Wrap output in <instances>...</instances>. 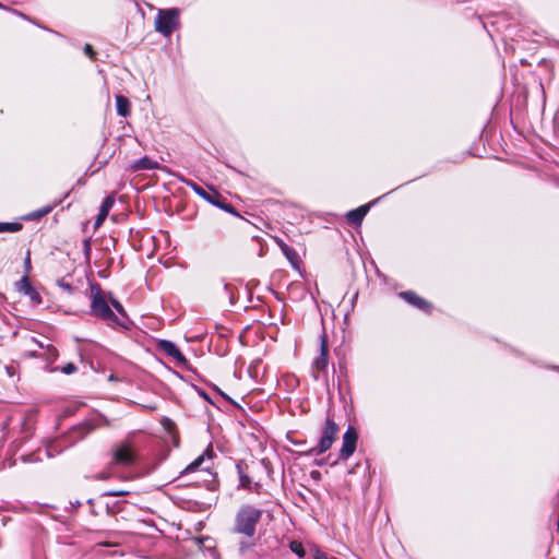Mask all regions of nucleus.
<instances>
[{
    "mask_svg": "<svg viewBox=\"0 0 559 559\" xmlns=\"http://www.w3.org/2000/svg\"><path fill=\"white\" fill-rule=\"evenodd\" d=\"M319 472H312V476L318 477Z\"/></svg>",
    "mask_w": 559,
    "mask_h": 559,
    "instance_id": "31",
    "label": "nucleus"
},
{
    "mask_svg": "<svg viewBox=\"0 0 559 559\" xmlns=\"http://www.w3.org/2000/svg\"><path fill=\"white\" fill-rule=\"evenodd\" d=\"M157 347L168 356L173 357L178 364L185 365L187 362L186 357L173 342L167 340H160L157 343Z\"/></svg>",
    "mask_w": 559,
    "mask_h": 559,
    "instance_id": "7",
    "label": "nucleus"
},
{
    "mask_svg": "<svg viewBox=\"0 0 559 559\" xmlns=\"http://www.w3.org/2000/svg\"><path fill=\"white\" fill-rule=\"evenodd\" d=\"M10 369H11V368H9V367H8V368H7V371H8L9 373H12V370H10Z\"/></svg>",
    "mask_w": 559,
    "mask_h": 559,
    "instance_id": "34",
    "label": "nucleus"
},
{
    "mask_svg": "<svg viewBox=\"0 0 559 559\" xmlns=\"http://www.w3.org/2000/svg\"><path fill=\"white\" fill-rule=\"evenodd\" d=\"M179 25V10H159L155 17V31L164 36H170Z\"/></svg>",
    "mask_w": 559,
    "mask_h": 559,
    "instance_id": "3",
    "label": "nucleus"
},
{
    "mask_svg": "<svg viewBox=\"0 0 559 559\" xmlns=\"http://www.w3.org/2000/svg\"><path fill=\"white\" fill-rule=\"evenodd\" d=\"M22 228L20 223H0V233H16Z\"/></svg>",
    "mask_w": 559,
    "mask_h": 559,
    "instance_id": "17",
    "label": "nucleus"
},
{
    "mask_svg": "<svg viewBox=\"0 0 559 559\" xmlns=\"http://www.w3.org/2000/svg\"><path fill=\"white\" fill-rule=\"evenodd\" d=\"M93 298L91 302L92 313L106 321L110 325L121 324L118 317L114 313V311L108 306L107 301L100 294L99 287H92Z\"/></svg>",
    "mask_w": 559,
    "mask_h": 559,
    "instance_id": "2",
    "label": "nucleus"
},
{
    "mask_svg": "<svg viewBox=\"0 0 559 559\" xmlns=\"http://www.w3.org/2000/svg\"><path fill=\"white\" fill-rule=\"evenodd\" d=\"M357 432L353 426H348L343 435L342 448L340 450V460H347L356 450Z\"/></svg>",
    "mask_w": 559,
    "mask_h": 559,
    "instance_id": "6",
    "label": "nucleus"
},
{
    "mask_svg": "<svg viewBox=\"0 0 559 559\" xmlns=\"http://www.w3.org/2000/svg\"><path fill=\"white\" fill-rule=\"evenodd\" d=\"M60 370L66 374H72L78 370V368L73 362H68L66 366L60 368Z\"/></svg>",
    "mask_w": 559,
    "mask_h": 559,
    "instance_id": "21",
    "label": "nucleus"
},
{
    "mask_svg": "<svg viewBox=\"0 0 559 559\" xmlns=\"http://www.w3.org/2000/svg\"><path fill=\"white\" fill-rule=\"evenodd\" d=\"M187 186L190 187L198 195L203 198L204 200L209 201L210 203L215 204L214 197L209 194L203 188L198 186L195 182L192 181H186Z\"/></svg>",
    "mask_w": 559,
    "mask_h": 559,
    "instance_id": "16",
    "label": "nucleus"
},
{
    "mask_svg": "<svg viewBox=\"0 0 559 559\" xmlns=\"http://www.w3.org/2000/svg\"><path fill=\"white\" fill-rule=\"evenodd\" d=\"M254 545V542L252 543H249V542H240L239 544V550L241 554H245L250 547H252Z\"/></svg>",
    "mask_w": 559,
    "mask_h": 559,
    "instance_id": "23",
    "label": "nucleus"
},
{
    "mask_svg": "<svg viewBox=\"0 0 559 559\" xmlns=\"http://www.w3.org/2000/svg\"><path fill=\"white\" fill-rule=\"evenodd\" d=\"M108 477H109V475H108V474H106V473H102V474H99V476H98V478H99V479H107Z\"/></svg>",
    "mask_w": 559,
    "mask_h": 559,
    "instance_id": "28",
    "label": "nucleus"
},
{
    "mask_svg": "<svg viewBox=\"0 0 559 559\" xmlns=\"http://www.w3.org/2000/svg\"><path fill=\"white\" fill-rule=\"evenodd\" d=\"M159 168V164L147 156H144L132 164L134 170H150Z\"/></svg>",
    "mask_w": 559,
    "mask_h": 559,
    "instance_id": "14",
    "label": "nucleus"
},
{
    "mask_svg": "<svg viewBox=\"0 0 559 559\" xmlns=\"http://www.w3.org/2000/svg\"><path fill=\"white\" fill-rule=\"evenodd\" d=\"M127 491H107L106 495L107 496H111V497H119V496H123L126 495Z\"/></svg>",
    "mask_w": 559,
    "mask_h": 559,
    "instance_id": "25",
    "label": "nucleus"
},
{
    "mask_svg": "<svg viewBox=\"0 0 559 559\" xmlns=\"http://www.w3.org/2000/svg\"><path fill=\"white\" fill-rule=\"evenodd\" d=\"M138 459L136 450L129 440L122 441L112 450L111 465L130 466Z\"/></svg>",
    "mask_w": 559,
    "mask_h": 559,
    "instance_id": "5",
    "label": "nucleus"
},
{
    "mask_svg": "<svg viewBox=\"0 0 559 559\" xmlns=\"http://www.w3.org/2000/svg\"><path fill=\"white\" fill-rule=\"evenodd\" d=\"M84 52L90 57V58H94L95 57V51L93 49V47L90 45V44H86L85 47H84Z\"/></svg>",
    "mask_w": 559,
    "mask_h": 559,
    "instance_id": "24",
    "label": "nucleus"
},
{
    "mask_svg": "<svg viewBox=\"0 0 559 559\" xmlns=\"http://www.w3.org/2000/svg\"><path fill=\"white\" fill-rule=\"evenodd\" d=\"M369 209H370L369 204L361 205L355 210L349 211L346 214V218L349 223L359 225L362 222L364 217L367 215Z\"/></svg>",
    "mask_w": 559,
    "mask_h": 559,
    "instance_id": "12",
    "label": "nucleus"
},
{
    "mask_svg": "<svg viewBox=\"0 0 559 559\" xmlns=\"http://www.w3.org/2000/svg\"><path fill=\"white\" fill-rule=\"evenodd\" d=\"M400 297L402 299H404L406 302L413 305L414 307H416L423 311L429 312L432 308V306L427 300L419 297L414 292H411V290L402 292V293H400Z\"/></svg>",
    "mask_w": 559,
    "mask_h": 559,
    "instance_id": "10",
    "label": "nucleus"
},
{
    "mask_svg": "<svg viewBox=\"0 0 559 559\" xmlns=\"http://www.w3.org/2000/svg\"><path fill=\"white\" fill-rule=\"evenodd\" d=\"M116 108L117 114L121 117H128L130 115V102L122 95L116 96Z\"/></svg>",
    "mask_w": 559,
    "mask_h": 559,
    "instance_id": "15",
    "label": "nucleus"
},
{
    "mask_svg": "<svg viewBox=\"0 0 559 559\" xmlns=\"http://www.w3.org/2000/svg\"><path fill=\"white\" fill-rule=\"evenodd\" d=\"M239 481H240V487L242 488H246V489H251V479L249 476L245 475L241 473V471L239 469Z\"/></svg>",
    "mask_w": 559,
    "mask_h": 559,
    "instance_id": "19",
    "label": "nucleus"
},
{
    "mask_svg": "<svg viewBox=\"0 0 559 559\" xmlns=\"http://www.w3.org/2000/svg\"><path fill=\"white\" fill-rule=\"evenodd\" d=\"M17 290L27 296L34 304H40L41 297L38 292L32 286L28 277L25 275L16 283Z\"/></svg>",
    "mask_w": 559,
    "mask_h": 559,
    "instance_id": "8",
    "label": "nucleus"
},
{
    "mask_svg": "<svg viewBox=\"0 0 559 559\" xmlns=\"http://www.w3.org/2000/svg\"><path fill=\"white\" fill-rule=\"evenodd\" d=\"M328 359H329V345L326 336L323 334L321 336L320 342V354L319 356L313 360L312 367L317 371H323L325 370L328 366Z\"/></svg>",
    "mask_w": 559,
    "mask_h": 559,
    "instance_id": "9",
    "label": "nucleus"
},
{
    "mask_svg": "<svg viewBox=\"0 0 559 559\" xmlns=\"http://www.w3.org/2000/svg\"><path fill=\"white\" fill-rule=\"evenodd\" d=\"M114 204H115V199L112 197H107L104 199L100 210H99V213L95 219L96 227L100 226L104 223V221L108 216V213L111 210V207L114 206Z\"/></svg>",
    "mask_w": 559,
    "mask_h": 559,
    "instance_id": "13",
    "label": "nucleus"
},
{
    "mask_svg": "<svg viewBox=\"0 0 559 559\" xmlns=\"http://www.w3.org/2000/svg\"><path fill=\"white\" fill-rule=\"evenodd\" d=\"M204 463V454L197 457L192 463H190L181 473L179 477L187 476L192 473H206L210 474L209 467H202Z\"/></svg>",
    "mask_w": 559,
    "mask_h": 559,
    "instance_id": "11",
    "label": "nucleus"
},
{
    "mask_svg": "<svg viewBox=\"0 0 559 559\" xmlns=\"http://www.w3.org/2000/svg\"><path fill=\"white\" fill-rule=\"evenodd\" d=\"M50 211H51V207H50V206H48V207H46V209H43V211L40 212V215L48 214Z\"/></svg>",
    "mask_w": 559,
    "mask_h": 559,
    "instance_id": "26",
    "label": "nucleus"
},
{
    "mask_svg": "<svg viewBox=\"0 0 559 559\" xmlns=\"http://www.w3.org/2000/svg\"><path fill=\"white\" fill-rule=\"evenodd\" d=\"M222 207L225 209L226 211L230 212V213H234L233 207L230 205H228V204L223 205Z\"/></svg>",
    "mask_w": 559,
    "mask_h": 559,
    "instance_id": "27",
    "label": "nucleus"
},
{
    "mask_svg": "<svg viewBox=\"0 0 559 559\" xmlns=\"http://www.w3.org/2000/svg\"><path fill=\"white\" fill-rule=\"evenodd\" d=\"M289 548L294 554H296L300 558H302L306 554L304 546L300 542H297V540L290 542Z\"/></svg>",
    "mask_w": 559,
    "mask_h": 559,
    "instance_id": "18",
    "label": "nucleus"
},
{
    "mask_svg": "<svg viewBox=\"0 0 559 559\" xmlns=\"http://www.w3.org/2000/svg\"><path fill=\"white\" fill-rule=\"evenodd\" d=\"M85 247H86V253H88L90 252V243H88V241L85 242Z\"/></svg>",
    "mask_w": 559,
    "mask_h": 559,
    "instance_id": "30",
    "label": "nucleus"
},
{
    "mask_svg": "<svg viewBox=\"0 0 559 559\" xmlns=\"http://www.w3.org/2000/svg\"><path fill=\"white\" fill-rule=\"evenodd\" d=\"M319 472H312V476L318 477Z\"/></svg>",
    "mask_w": 559,
    "mask_h": 559,
    "instance_id": "32",
    "label": "nucleus"
},
{
    "mask_svg": "<svg viewBox=\"0 0 559 559\" xmlns=\"http://www.w3.org/2000/svg\"><path fill=\"white\" fill-rule=\"evenodd\" d=\"M25 265H26L27 267H29V265H31L29 257H27V258H26V260H25Z\"/></svg>",
    "mask_w": 559,
    "mask_h": 559,
    "instance_id": "29",
    "label": "nucleus"
},
{
    "mask_svg": "<svg viewBox=\"0 0 559 559\" xmlns=\"http://www.w3.org/2000/svg\"><path fill=\"white\" fill-rule=\"evenodd\" d=\"M111 305H112V307L115 308V310H116L119 314H121V316H123V317L126 316L124 309H123L122 305H121L118 300H116V299H111Z\"/></svg>",
    "mask_w": 559,
    "mask_h": 559,
    "instance_id": "22",
    "label": "nucleus"
},
{
    "mask_svg": "<svg viewBox=\"0 0 559 559\" xmlns=\"http://www.w3.org/2000/svg\"><path fill=\"white\" fill-rule=\"evenodd\" d=\"M262 514L263 510L252 504L240 506L234 518L233 533L248 539H253L257 533V525Z\"/></svg>",
    "mask_w": 559,
    "mask_h": 559,
    "instance_id": "1",
    "label": "nucleus"
},
{
    "mask_svg": "<svg viewBox=\"0 0 559 559\" xmlns=\"http://www.w3.org/2000/svg\"><path fill=\"white\" fill-rule=\"evenodd\" d=\"M10 369H11V368H9V367H8V368H7V371H8L9 373H12V370H10Z\"/></svg>",
    "mask_w": 559,
    "mask_h": 559,
    "instance_id": "33",
    "label": "nucleus"
},
{
    "mask_svg": "<svg viewBox=\"0 0 559 559\" xmlns=\"http://www.w3.org/2000/svg\"><path fill=\"white\" fill-rule=\"evenodd\" d=\"M338 433V427L330 417L326 418L318 445L310 450L311 454L320 455L333 444Z\"/></svg>",
    "mask_w": 559,
    "mask_h": 559,
    "instance_id": "4",
    "label": "nucleus"
},
{
    "mask_svg": "<svg viewBox=\"0 0 559 559\" xmlns=\"http://www.w3.org/2000/svg\"><path fill=\"white\" fill-rule=\"evenodd\" d=\"M283 252L285 253V255L287 257V259L289 261H294V259L297 258V253L295 252L294 249L289 248L288 246H284L283 247Z\"/></svg>",
    "mask_w": 559,
    "mask_h": 559,
    "instance_id": "20",
    "label": "nucleus"
}]
</instances>
